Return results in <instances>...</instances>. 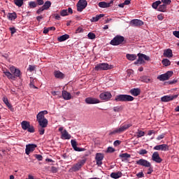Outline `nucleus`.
Segmentation results:
<instances>
[{
	"label": "nucleus",
	"mask_w": 179,
	"mask_h": 179,
	"mask_svg": "<svg viewBox=\"0 0 179 179\" xmlns=\"http://www.w3.org/2000/svg\"><path fill=\"white\" fill-rule=\"evenodd\" d=\"M122 176V173L121 171L113 172L110 174V178L113 179H119Z\"/></svg>",
	"instance_id": "obj_20"
},
{
	"label": "nucleus",
	"mask_w": 179,
	"mask_h": 179,
	"mask_svg": "<svg viewBox=\"0 0 179 179\" xmlns=\"http://www.w3.org/2000/svg\"><path fill=\"white\" fill-rule=\"evenodd\" d=\"M44 10H45V9L42 6L36 11V13L40 15L41 13L44 12Z\"/></svg>",
	"instance_id": "obj_54"
},
{
	"label": "nucleus",
	"mask_w": 179,
	"mask_h": 179,
	"mask_svg": "<svg viewBox=\"0 0 179 179\" xmlns=\"http://www.w3.org/2000/svg\"><path fill=\"white\" fill-rule=\"evenodd\" d=\"M82 32H83V29L82 27H78L76 31V33H82Z\"/></svg>",
	"instance_id": "obj_61"
},
{
	"label": "nucleus",
	"mask_w": 179,
	"mask_h": 179,
	"mask_svg": "<svg viewBox=\"0 0 179 179\" xmlns=\"http://www.w3.org/2000/svg\"><path fill=\"white\" fill-rule=\"evenodd\" d=\"M136 176L138 178H144L145 175L143 173V171L141 172H139L136 174Z\"/></svg>",
	"instance_id": "obj_55"
},
{
	"label": "nucleus",
	"mask_w": 179,
	"mask_h": 179,
	"mask_svg": "<svg viewBox=\"0 0 179 179\" xmlns=\"http://www.w3.org/2000/svg\"><path fill=\"white\" fill-rule=\"evenodd\" d=\"M113 110L115 113H119L120 111L122 110V106H116L113 108Z\"/></svg>",
	"instance_id": "obj_48"
},
{
	"label": "nucleus",
	"mask_w": 179,
	"mask_h": 179,
	"mask_svg": "<svg viewBox=\"0 0 179 179\" xmlns=\"http://www.w3.org/2000/svg\"><path fill=\"white\" fill-rule=\"evenodd\" d=\"M131 127H132V124H122L120 126V127H119L117 129H118L120 134H122L124 131H125L126 130H127L128 129H129Z\"/></svg>",
	"instance_id": "obj_17"
},
{
	"label": "nucleus",
	"mask_w": 179,
	"mask_h": 179,
	"mask_svg": "<svg viewBox=\"0 0 179 179\" xmlns=\"http://www.w3.org/2000/svg\"><path fill=\"white\" fill-rule=\"evenodd\" d=\"M138 154L141 155H145L148 154V151L146 150L142 149L138 152Z\"/></svg>",
	"instance_id": "obj_50"
},
{
	"label": "nucleus",
	"mask_w": 179,
	"mask_h": 179,
	"mask_svg": "<svg viewBox=\"0 0 179 179\" xmlns=\"http://www.w3.org/2000/svg\"><path fill=\"white\" fill-rule=\"evenodd\" d=\"M87 37L88 38H90V40H94V38H96V34H94V33L90 32L87 34Z\"/></svg>",
	"instance_id": "obj_45"
},
{
	"label": "nucleus",
	"mask_w": 179,
	"mask_h": 179,
	"mask_svg": "<svg viewBox=\"0 0 179 179\" xmlns=\"http://www.w3.org/2000/svg\"><path fill=\"white\" fill-rule=\"evenodd\" d=\"M87 159H81V161H79L78 163L75 164L71 170L73 172L78 171L80 169H82V166L85 165Z\"/></svg>",
	"instance_id": "obj_7"
},
{
	"label": "nucleus",
	"mask_w": 179,
	"mask_h": 179,
	"mask_svg": "<svg viewBox=\"0 0 179 179\" xmlns=\"http://www.w3.org/2000/svg\"><path fill=\"white\" fill-rule=\"evenodd\" d=\"M7 17L8 20H15V19L17 17V15H16V13H9L7 15Z\"/></svg>",
	"instance_id": "obj_28"
},
{
	"label": "nucleus",
	"mask_w": 179,
	"mask_h": 179,
	"mask_svg": "<svg viewBox=\"0 0 179 179\" xmlns=\"http://www.w3.org/2000/svg\"><path fill=\"white\" fill-rule=\"evenodd\" d=\"M147 168H148L147 174L148 175H151L152 173L153 172V166H152V164H150V166H148Z\"/></svg>",
	"instance_id": "obj_47"
},
{
	"label": "nucleus",
	"mask_w": 179,
	"mask_h": 179,
	"mask_svg": "<svg viewBox=\"0 0 179 179\" xmlns=\"http://www.w3.org/2000/svg\"><path fill=\"white\" fill-rule=\"evenodd\" d=\"M137 57H138V59H137L136 62H134L136 65L138 64H144L145 61H150V57H149V56L142 53H138L137 55ZM143 59H145V61Z\"/></svg>",
	"instance_id": "obj_5"
},
{
	"label": "nucleus",
	"mask_w": 179,
	"mask_h": 179,
	"mask_svg": "<svg viewBox=\"0 0 179 179\" xmlns=\"http://www.w3.org/2000/svg\"><path fill=\"white\" fill-rule=\"evenodd\" d=\"M178 82V80L174 79L173 80L169 81V85H176V83H177Z\"/></svg>",
	"instance_id": "obj_57"
},
{
	"label": "nucleus",
	"mask_w": 179,
	"mask_h": 179,
	"mask_svg": "<svg viewBox=\"0 0 179 179\" xmlns=\"http://www.w3.org/2000/svg\"><path fill=\"white\" fill-rule=\"evenodd\" d=\"M43 9H45V10H48V9H50V8H51V1H47L44 5L43 6Z\"/></svg>",
	"instance_id": "obj_35"
},
{
	"label": "nucleus",
	"mask_w": 179,
	"mask_h": 179,
	"mask_svg": "<svg viewBox=\"0 0 179 179\" xmlns=\"http://www.w3.org/2000/svg\"><path fill=\"white\" fill-rule=\"evenodd\" d=\"M62 139L69 140L71 139V136L68 133L66 130L62 131Z\"/></svg>",
	"instance_id": "obj_22"
},
{
	"label": "nucleus",
	"mask_w": 179,
	"mask_h": 179,
	"mask_svg": "<svg viewBox=\"0 0 179 179\" xmlns=\"http://www.w3.org/2000/svg\"><path fill=\"white\" fill-rule=\"evenodd\" d=\"M36 2L39 6L44 5V0H36Z\"/></svg>",
	"instance_id": "obj_60"
},
{
	"label": "nucleus",
	"mask_w": 179,
	"mask_h": 179,
	"mask_svg": "<svg viewBox=\"0 0 179 179\" xmlns=\"http://www.w3.org/2000/svg\"><path fill=\"white\" fill-rule=\"evenodd\" d=\"M145 131L138 129V131L136 132V137L142 138V136H145Z\"/></svg>",
	"instance_id": "obj_37"
},
{
	"label": "nucleus",
	"mask_w": 179,
	"mask_h": 179,
	"mask_svg": "<svg viewBox=\"0 0 179 179\" xmlns=\"http://www.w3.org/2000/svg\"><path fill=\"white\" fill-rule=\"evenodd\" d=\"M162 64L164 65V66H169L171 65V62L168 59H164L162 60Z\"/></svg>",
	"instance_id": "obj_40"
},
{
	"label": "nucleus",
	"mask_w": 179,
	"mask_h": 179,
	"mask_svg": "<svg viewBox=\"0 0 179 179\" xmlns=\"http://www.w3.org/2000/svg\"><path fill=\"white\" fill-rule=\"evenodd\" d=\"M126 57L129 61H135L138 56L136 55L127 54Z\"/></svg>",
	"instance_id": "obj_32"
},
{
	"label": "nucleus",
	"mask_w": 179,
	"mask_h": 179,
	"mask_svg": "<svg viewBox=\"0 0 179 179\" xmlns=\"http://www.w3.org/2000/svg\"><path fill=\"white\" fill-rule=\"evenodd\" d=\"M151 159H152V161H154L157 164H160L163 161V159L159 157V154L158 152H154V154H152V157H151Z\"/></svg>",
	"instance_id": "obj_14"
},
{
	"label": "nucleus",
	"mask_w": 179,
	"mask_h": 179,
	"mask_svg": "<svg viewBox=\"0 0 179 179\" xmlns=\"http://www.w3.org/2000/svg\"><path fill=\"white\" fill-rule=\"evenodd\" d=\"M104 159V155L101 153H96L95 155L96 164L98 166H101L103 164V160Z\"/></svg>",
	"instance_id": "obj_10"
},
{
	"label": "nucleus",
	"mask_w": 179,
	"mask_h": 179,
	"mask_svg": "<svg viewBox=\"0 0 179 179\" xmlns=\"http://www.w3.org/2000/svg\"><path fill=\"white\" fill-rule=\"evenodd\" d=\"M62 96L65 100H69L71 99V93L68 92L66 90L62 91Z\"/></svg>",
	"instance_id": "obj_26"
},
{
	"label": "nucleus",
	"mask_w": 179,
	"mask_h": 179,
	"mask_svg": "<svg viewBox=\"0 0 179 179\" xmlns=\"http://www.w3.org/2000/svg\"><path fill=\"white\" fill-rule=\"evenodd\" d=\"M124 38V36H116L111 41V45H120V44H122Z\"/></svg>",
	"instance_id": "obj_8"
},
{
	"label": "nucleus",
	"mask_w": 179,
	"mask_h": 179,
	"mask_svg": "<svg viewBox=\"0 0 179 179\" xmlns=\"http://www.w3.org/2000/svg\"><path fill=\"white\" fill-rule=\"evenodd\" d=\"M164 56L166 57V58H171L173 57V50L171 49L164 50Z\"/></svg>",
	"instance_id": "obj_24"
},
{
	"label": "nucleus",
	"mask_w": 179,
	"mask_h": 179,
	"mask_svg": "<svg viewBox=\"0 0 179 179\" xmlns=\"http://www.w3.org/2000/svg\"><path fill=\"white\" fill-rule=\"evenodd\" d=\"M29 8H31V9L37 8V3H36V1H30L29 3Z\"/></svg>",
	"instance_id": "obj_43"
},
{
	"label": "nucleus",
	"mask_w": 179,
	"mask_h": 179,
	"mask_svg": "<svg viewBox=\"0 0 179 179\" xmlns=\"http://www.w3.org/2000/svg\"><path fill=\"white\" fill-rule=\"evenodd\" d=\"M86 6H87V1L86 0H79L77 3L78 12H82L83 9L86 8Z\"/></svg>",
	"instance_id": "obj_9"
},
{
	"label": "nucleus",
	"mask_w": 179,
	"mask_h": 179,
	"mask_svg": "<svg viewBox=\"0 0 179 179\" xmlns=\"http://www.w3.org/2000/svg\"><path fill=\"white\" fill-rule=\"evenodd\" d=\"M55 76L57 79H63V78H64V73H62V72H61L59 71H57L55 72Z\"/></svg>",
	"instance_id": "obj_31"
},
{
	"label": "nucleus",
	"mask_w": 179,
	"mask_h": 179,
	"mask_svg": "<svg viewBox=\"0 0 179 179\" xmlns=\"http://www.w3.org/2000/svg\"><path fill=\"white\" fill-rule=\"evenodd\" d=\"M61 16H68V10H62L60 11Z\"/></svg>",
	"instance_id": "obj_49"
},
{
	"label": "nucleus",
	"mask_w": 179,
	"mask_h": 179,
	"mask_svg": "<svg viewBox=\"0 0 179 179\" xmlns=\"http://www.w3.org/2000/svg\"><path fill=\"white\" fill-rule=\"evenodd\" d=\"M85 102L87 104H96V103H99L100 101L98 99L88 97L85 99Z\"/></svg>",
	"instance_id": "obj_16"
},
{
	"label": "nucleus",
	"mask_w": 179,
	"mask_h": 179,
	"mask_svg": "<svg viewBox=\"0 0 179 179\" xmlns=\"http://www.w3.org/2000/svg\"><path fill=\"white\" fill-rule=\"evenodd\" d=\"M10 31H11V34H15L16 33V29L15 27L10 28Z\"/></svg>",
	"instance_id": "obj_62"
},
{
	"label": "nucleus",
	"mask_w": 179,
	"mask_h": 179,
	"mask_svg": "<svg viewBox=\"0 0 179 179\" xmlns=\"http://www.w3.org/2000/svg\"><path fill=\"white\" fill-rule=\"evenodd\" d=\"M34 69H36V66H31V65L29 66L28 71H29V72H33V71H34Z\"/></svg>",
	"instance_id": "obj_56"
},
{
	"label": "nucleus",
	"mask_w": 179,
	"mask_h": 179,
	"mask_svg": "<svg viewBox=\"0 0 179 179\" xmlns=\"http://www.w3.org/2000/svg\"><path fill=\"white\" fill-rule=\"evenodd\" d=\"M3 73L5 76L10 79V80H15L16 78H20V70L16 69L15 66L10 67V72L8 70H3ZM11 72V73H10Z\"/></svg>",
	"instance_id": "obj_1"
},
{
	"label": "nucleus",
	"mask_w": 179,
	"mask_h": 179,
	"mask_svg": "<svg viewBox=\"0 0 179 179\" xmlns=\"http://www.w3.org/2000/svg\"><path fill=\"white\" fill-rule=\"evenodd\" d=\"M136 164L145 168L150 167V164H152L149 161L143 159V158L136 161Z\"/></svg>",
	"instance_id": "obj_11"
},
{
	"label": "nucleus",
	"mask_w": 179,
	"mask_h": 179,
	"mask_svg": "<svg viewBox=\"0 0 179 179\" xmlns=\"http://www.w3.org/2000/svg\"><path fill=\"white\" fill-rule=\"evenodd\" d=\"M166 9H167V6L165 4H162L158 8L159 12H166Z\"/></svg>",
	"instance_id": "obj_38"
},
{
	"label": "nucleus",
	"mask_w": 179,
	"mask_h": 179,
	"mask_svg": "<svg viewBox=\"0 0 179 179\" xmlns=\"http://www.w3.org/2000/svg\"><path fill=\"white\" fill-rule=\"evenodd\" d=\"M114 66L107 63H100L96 65L95 71H108V69H113Z\"/></svg>",
	"instance_id": "obj_4"
},
{
	"label": "nucleus",
	"mask_w": 179,
	"mask_h": 179,
	"mask_svg": "<svg viewBox=\"0 0 179 179\" xmlns=\"http://www.w3.org/2000/svg\"><path fill=\"white\" fill-rule=\"evenodd\" d=\"M31 89H38L37 87L31 83L29 85Z\"/></svg>",
	"instance_id": "obj_64"
},
{
	"label": "nucleus",
	"mask_w": 179,
	"mask_h": 179,
	"mask_svg": "<svg viewBox=\"0 0 179 179\" xmlns=\"http://www.w3.org/2000/svg\"><path fill=\"white\" fill-rule=\"evenodd\" d=\"M36 148H37V145L36 144H29L26 145V154L29 155L31 152H33L36 150Z\"/></svg>",
	"instance_id": "obj_15"
},
{
	"label": "nucleus",
	"mask_w": 179,
	"mask_h": 179,
	"mask_svg": "<svg viewBox=\"0 0 179 179\" xmlns=\"http://www.w3.org/2000/svg\"><path fill=\"white\" fill-rule=\"evenodd\" d=\"M130 94L134 96H138L141 94V90H130Z\"/></svg>",
	"instance_id": "obj_39"
},
{
	"label": "nucleus",
	"mask_w": 179,
	"mask_h": 179,
	"mask_svg": "<svg viewBox=\"0 0 179 179\" xmlns=\"http://www.w3.org/2000/svg\"><path fill=\"white\" fill-rule=\"evenodd\" d=\"M154 150L166 151L169 150V146L166 144L159 145L154 147Z\"/></svg>",
	"instance_id": "obj_18"
},
{
	"label": "nucleus",
	"mask_w": 179,
	"mask_h": 179,
	"mask_svg": "<svg viewBox=\"0 0 179 179\" xmlns=\"http://www.w3.org/2000/svg\"><path fill=\"white\" fill-rule=\"evenodd\" d=\"M3 103L6 105V106L9 108L11 109L13 108L12 105L10 104L8 98H6V96H3L2 99Z\"/></svg>",
	"instance_id": "obj_33"
},
{
	"label": "nucleus",
	"mask_w": 179,
	"mask_h": 179,
	"mask_svg": "<svg viewBox=\"0 0 179 179\" xmlns=\"http://www.w3.org/2000/svg\"><path fill=\"white\" fill-rule=\"evenodd\" d=\"M101 17H104V14H100L99 15H96V17H93L91 20L90 22H99Z\"/></svg>",
	"instance_id": "obj_30"
},
{
	"label": "nucleus",
	"mask_w": 179,
	"mask_h": 179,
	"mask_svg": "<svg viewBox=\"0 0 179 179\" xmlns=\"http://www.w3.org/2000/svg\"><path fill=\"white\" fill-rule=\"evenodd\" d=\"M46 120L43 112H39V113H38V115H36V120L37 122L41 121V120Z\"/></svg>",
	"instance_id": "obj_27"
},
{
	"label": "nucleus",
	"mask_w": 179,
	"mask_h": 179,
	"mask_svg": "<svg viewBox=\"0 0 179 179\" xmlns=\"http://www.w3.org/2000/svg\"><path fill=\"white\" fill-rule=\"evenodd\" d=\"M131 26H142L143 25V22L140 20H133L131 21Z\"/></svg>",
	"instance_id": "obj_23"
},
{
	"label": "nucleus",
	"mask_w": 179,
	"mask_h": 179,
	"mask_svg": "<svg viewBox=\"0 0 179 179\" xmlns=\"http://www.w3.org/2000/svg\"><path fill=\"white\" fill-rule=\"evenodd\" d=\"M71 145L73 147V148L74 149L75 151L77 152H83L85 151V148H79L77 147V143L75 140H71Z\"/></svg>",
	"instance_id": "obj_19"
},
{
	"label": "nucleus",
	"mask_w": 179,
	"mask_h": 179,
	"mask_svg": "<svg viewBox=\"0 0 179 179\" xmlns=\"http://www.w3.org/2000/svg\"><path fill=\"white\" fill-rule=\"evenodd\" d=\"M120 157L122 158V159H127L131 158V155L127 154V153H123V154L120 155Z\"/></svg>",
	"instance_id": "obj_41"
},
{
	"label": "nucleus",
	"mask_w": 179,
	"mask_h": 179,
	"mask_svg": "<svg viewBox=\"0 0 179 179\" xmlns=\"http://www.w3.org/2000/svg\"><path fill=\"white\" fill-rule=\"evenodd\" d=\"M69 38V35L64 34L57 38L58 41L60 43H62V41H66V40H68Z\"/></svg>",
	"instance_id": "obj_29"
},
{
	"label": "nucleus",
	"mask_w": 179,
	"mask_h": 179,
	"mask_svg": "<svg viewBox=\"0 0 179 179\" xmlns=\"http://www.w3.org/2000/svg\"><path fill=\"white\" fill-rule=\"evenodd\" d=\"M164 136H165V134H162L159 135V136L157 137V139L159 140V141H160L161 139H164Z\"/></svg>",
	"instance_id": "obj_63"
},
{
	"label": "nucleus",
	"mask_w": 179,
	"mask_h": 179,
	"mask_svg": "<svg viewBox=\"0 0 179 179\" xmlns=\"http://www.w3.org/2000/svg\"><path fill=\"white\" fill-rule=\"evenodd\" d=\"M173 71H169L164 74L158 76L157 79L161 81L169 80V79L173 76Z\"/></svg>",
	"instance_id": "obj_6"
},
{
	"label": "nucleus",
	"mask_w": 179,
	"mask_h": 179,
	"mask_svg": "<svg viewBox=\"0 0 179 179\" xmlns=\"http://www.w3.org/2000/svg\"><path fill=\"white\" fill-rule=\"evenodd\" d=\"M115 151V150L113 148H112V147H109L108 148V150H106V152H108V153H113Z\"/></svg>",
	"instance_id": "obj_52"
},
{
	"label": "nucleus",
	"mask_w": 179,
	"mask_h": 179,
	"mask_svg": "<svg viewBox=\"0 0 179 179\" xmlns=\"http://www.w3.org/2000/svg\"><path fill=\"white\" fill-rule=\"evenodd\" d=\"M39 126L42 128H46L48 125V119H43L42 120L38 121Z\"/></svg>",
	"instance_id": "obj_21"
},
{
	"label": "nucleus",
	"mask_w": 179,
	"mask_h": 179,
	"mask_svg": "<svg viewBox=\"0 0 179 179\" xmlns=\"http://www.w3.org/2000/svg\"><path fill=\"white\" fill-rule=\"evenodd\" d=\"M160 3H162V1H157L152 3V6L154 9H157V7L159 6V5H160Z\"/></svg>",
	"instance_id": "obj_42"
},
{
	"label": "nucleus",
	"mask_w": 179,
	"mask_h": 179,
	"mask_svg": "<svg viewBox=\"0 0 179 179\" xmlns=\"http://www.w3.org/2000/svg\"><path fill=\"white\" fill-rule=\"evenodd\" d=\"M178 96V94H173V95H166L164 96L161 98V101L162 102H169L173 101V99H176Z\"/></svg>",
	"instance_id": "obj_13"
},
{
	"label": "nucleus",
	"mask_w": 179,
	"mask_h": 179,
	"mask_svg": "<svg viewBox=\"0 0 179 179\" xmlns=\"http://www.w3.org/2000/svg\"><path fill=\"white\" fill-rule=\"evenodd\" d=\"M15 5L18 6V8H22L23 6L24 0H13Z\"/></svg>",
	"instance_id": "obj_34"
},
{
	"label": "nucleus",
	"mask_w": 179,
	"mask_h": 179,
	"mask_svg": "<svg viewBox=\"0 0 179 179\" xmlns=\"http://www.w3.org/2000/svg\"><path fill=\"white\" fill-rule=\"evenodd\" d=\"M173 36H175V37H177V38H179V31H174L173 32Z\"/></svg>",
	"instance_id": "obj_59"
},
{
	"label": "nucleus",
	"mask_w": 179,
	"mask_h": 179,
	"mask_svg": "<svg viewBox=\"0 0 179 179\" xmlns=\"http://www.w3.org/2000/svg\"><path fill=\"white\" fill-rule=\"evenodd\" d=\"M35 158H36L38 161H43V157L40 155H35Z\"/></svg>",
	"instance_id": "obj_53"
},
{
	"label": "nucleus",
	"mask_w": 179,
	"mask_h": 179,
	"mask_svg": "<svg viewBox=\"0 0 179 179\" xmlns=\"http://www.w3.org/2000/svg\"><path fill=\"white\" fill-rule=\"evenodd\" d=\"M120 134L118 128L110 132L109 135L112 136V135Z\"/></svg>",
	"instance_id": "obj_44"
},
{
	"label": "nucleus",
	"mask_w": 179,
	"mask_h": 179,
	"mask_svg": "<svg viewBox=\"0 0 179 179\" xmlns=\"http://www.w3.org/2000/svg\"><path fill=\"white\" fill-rule=\"evenodd\" d=\"M162 2L164 3V5H170L171 3V0H162Z\"/></svg>",
	"instance_id": "obj_51"
},
{
	"label": "nucleus",
	"mask_w": 179,
	"mask_h": 179,
	"mask_svg": "<svg viewBox=\"0 0 179 179\" xmlns=\"http://www.w3.org/2000/svg\"><path fill=\"white\" fill-rule=\"evenodd\" d=\"M21 126L23 130L27 131L29 133L34 134L36 132L34 126L30 124V122L26 120H24L21 123Z\"/></svg>",
	"instance_id": "obj_3"
},
{
	"label": "nucleus",
	"mask_w": 179,
	"mask_h": 179,
	"mask_svg": "<svg viewBox=\"0 0 179 179\" xmlns=\"http://www.w3.org/2000/svg\"><path fill=\"white\" fill-rule=\"evenodd\" d=\"M45 127H38L39 134L44 135L45 134Z\"/></svg>",
	"instance_id": "obj_46"
},
{
	"label": "nucleus",
	"mask_w": 179,
	"mask_h": 179,
	"mask_svg": "<svg viewBox=\"0 0 179 179\" xmlns=\"http://www.w3.org/2000/svg\"><path fill=\"white\" fill-rule=\"evenodd\" d=\"M141 82H144V83H149V82H152V79L150 77L148 76H143L140 78Z\"/></svg>",
	"instance_id": "obj_25"
},
{
	"label": "nucleus",
	"mask_w": 179,
	"mask_h": 179,
	"mask_svg": "<svg viewBox=\"0 0 179 179\" xmlns=\"http://www.w3.org/2000/svg\"><path fill=\"white\" fill-rule=\"evenodd\" d=\"M121 144V141L119 140H117L114 142L113 145L115 147H117Z\"/></svg>",
	"instance_id": "obj_58"
},
{
	"label": "nucleus",
	"mask_w": 179,
	"mask_h": 179,
	"mask_svg": "<svg viewBox=\"0 0 179 179\" xmlns=\"http://www.w3.org/2000/svg\"><path fill=\"white\" fill-rule=\"evenodd\" d=\"M135 98L131 95L119 94L115 96V101L116 102H131L134 101Z\"/></svg>",
	"instance_id": "obj_2"
},
{
	"label": "nucleus",
	"mask_w": 179,
	"mask_h": 179,
	"mask_svg": "<svg viewBox=\"0 0 179 179\" xmlns=\"http://www.w3.org/2000/svg\"><path fill=\"white\" fill-rule=\"evenodd\" d=\"M112 97V94L109 92H102L99 94V98L105 101H109Z\"/></svg>",
	"instance_id": "obj_12"
},
{
	"label": "nucleus",
	"mask_w": 179,
	"mask_h": 179,
	"mask_svg": "<svg viewBox=\"0 0 179 179\" xmlns=\"http://www.w3.org/2000/svg\"><path fill=\"white\" fill-rule=\"evenodd\" d=\"M99 8H110V3H106V2H99Z\"/></svg>",
	"instance_id": "obj_36"
}]
</instances>
